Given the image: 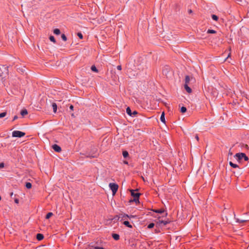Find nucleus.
<instances>
[{
  "mask_svg": "<svg viewBox=\"0 0 249 249\" xmlns=\"http://www.w3.org/2000/svg\"><path fill=\"white\" fill-rule=\"evenodd\" d=\"M234 157L238 161H240L242 159H244L245 161H247L249 160L248 157L244 153H237L234 156Z\"/></svg>",
  "mask_w": 249,
  "mask_h": 249,
  "instance_id": "f257e3e1",
  "label": "nucleus"
},
{
  "mask_svg": "<svg viewBox=\"0 0 249 249\" xmlns=\"http://www.w3.org/2000/svg\"><path fill=\"white\" fill-rule=\"evenodd\" d=\"M25 133L22 131L15 130L12 132V137L21 138L25 135Z\"/></svg>",
  "mask_w": 249,
  "mask_h": 249,
  "instance_id": "f03ea898",
  "label": "nucleus"
},
{
  "mask_svg": "<svg viewBox=\"0 0 249 249\" xmlns=\"http://www.w3.org/2000/svg\"><path fill=\"white\" fill-rule=\"evenodd\" d=\"M109 186L113 194L114 195L118 190V185L116 183H110Z\"/></svg>",
  "mask_w": 249,
  "mask_h": 249,
  "instance_id": "7ed1b4c3",
  "label": "nucleus"
},
{
  "mask_svg": "<svg viewBox=\"0 0 249 249\" xmlns=\"http://www.w3.org/2000/svg\"><path fill=\"white\" fill-rule=\"evenodd\" d=\"M170 69V68L168 66L165 67L162 70L163 74L164 75H167L169 72Z\"/></svg>",
  "mask_w": 249,
  "mask_h": 249,
  "instance_id": "20e7f679",
  "label": "nucleus"
},
{
  "mask_svg": "<svg viewBox=\"0 0 249 249\" xmlns=\"http://www.w3.org/2000/svg\"><path fill=\"white\" fill-rule=\"evenodd\" d=\"M53 148L55 151L57 152H59L61 150V147L59 145L55 144L53 145Z\"/></svg>",
  "mask_w": 249,
  "mask_h": 249,
  "instance_id": "39448f33",
  "label": "nucleus"
},
{
  "mask_svg": "<svg viewBox=\"0 0 249 249\" xmlns=\"http://www.w3.org/2000/svg\"><path fill=\"white\" fill-rule=\"evenodd\" d=\"M129 215L126 214H121L120 216V218H121V220H126L128 219Z\"/></svg>",
  "mask_w": 249,
  "mask_h": 249,
  "instance_id": "423d86ee",
  "label": "nucleus"
},
{
  "mask_svg": "<svg viewBox=\"0 0 249 249\" xmlns=\"http://www.w3.org/2000/svg\"><path fill=\"white\" fill-rule=\"evenodd\" d=\"M131 196L134 197H139L140 195L139 193H135V191L133 190H131Z\"/></svg>",
  "mask_w": 249,
  "mask_h": 249,
  "instance_id": "0eeeda50",
  "label": "nucleus"
},
{
  "mask_svg": "<svg viewBox=\"0 0 249 249\" xmlns=\"http://www.w3.org/2000/svg\"><path fill=\"white\" fill-rule=\"evenodd\" d=\"M184 88L188 93H191L192 92L191 89L188 86V84H184Z\"/></svg>",
  "mask_w": 249,
  "mask_h": 249,
  "instance_id": "6e6552de",
  "label": "nucleus"
},
{
  "mask_svg": "<svg viewBox=\"0 0 249 249\" xmlns=\"http://www.w3.org/2000/svg\"><path fill=\"white\" fill-rule=\"evenodd\" d=\"M44 236L42 234L38 233L36 235V238L38 240L40 241L43 239Z\"/></svg>",
  "mask_w": 249,
  "mask_h": 249,
  "instance_id": "1a4fd4ad",
  "label": "nucleus"
},
{
  "mask_svg": "<svg viewBox=\"0 0 249 249\" xmlns=\"http://www.w3.org/2000/svg\"><path fill=\"white\" fill-rule=\"evenodd\" d=\"M112 237L113 238V239L115 240H118L119 239V238H120V236L119 234H116V233H113L112 234Z\"/></svg>",
  "mask_w": 249,
  "mask_h": 249,
  "instance_id": "9d476101",
  "label": "nucleus"
},
{
  "mask_svg": "<svg viewBox=\"0 0 249 249\" xmlns=\"http://www.w3.org/2000/svg\"><path fill=\"white\" fill-rule=\"evenodd\" d=\"M126 112L128 115H129L130 116H133L131 110L129 107H127L126 109Z\"/></svg>",
  "mask_w": 249,
  "mask_h": 249,
  "instance_id": "9b49d317",
  "label": "nucleus"
},
{
  "mask_svg": "<svg viewBox=\"0 0 249 249\" xmlns=\"http://www.w3.org/2000/svg\"><path fill=\"white\" fill-rule=\"evenodd\" d=\"M123 224L128 228H132V226L130 224L129 222L127 220H124Z\"/></svg>",
  "mask_w": 249,
  "mask_h": 249,
  "instance_id": "f8f14e48",
  "label": "nucleus"
},
{
  "mask_svg": "<svg viewBox=\"0 0 249 249\" xmlns=\"http://www.w3.org/2000/svg\"><path fill=\"white\" fill-rule=\"evenodd\" d=\"M160 120L161 121V122H162V123H165V117H164V112H162L161 116H160Z\"/></svg>",
  "mask_w": 249,
  "mask_h": 249,
  "instance_id": "ddd939ff",
  "label": "nucleus"
},
{
  "mask_svg": "<svg viewBox=\"0 0 249 249\" xmlns=\"http://www.w3.org/2000/svg\"><path fill=\"white\" fill-rule=\"evenodd\" d=\"M28 114V111L27 110V109H22L21 111H20V114L22 116H24V115H26Z\"/></svg>",
  "mask_w": 249,
  "mask_h": 249,
  "instance_id": "4468645a",
  "label": "nucleus"
},
{
  "mask_svg": "<svg viewBox=\"0 0 249 249\" xmlns=\"http://www.w3.org/2000/svg\"><path fill=\"white\" fill-rule=\"evenodd\" d=\"M52 107H53V112L54 113H55L56 112V110H57V105H56V104L55 103H53V104H52Z\"/></svg>",
  "mask_w": 249,
  "mask_h": 249,
  "instance_id": "2eb2a0df",
  "label": "nucleus"
},
{
  "mask_svg": "<svg viewBox=\"0 0 249 249\" xmlns=\"http://www.w3.org/2000/svg\"><path fill=\"white\" fill-rule=\"evenodd\" d=\"M190 81V77L188 75L186 76H185V84H188L189 82Z\"/></svg>",
  "mask_w": 249,
  "mask_h": 249,
  "instance_id": "dca6fc26",
  "label": "nucleus"
},
{
  "mask_svg": "<svg viewBox=\"0 0 249 249\" xmlns=\"http://www.w3.org/2000/svg\"><path fill=\"white\" fill-rule=\"evenodd\" d=\"M160 223L163 224L164 225H166L170 222L169 220H160Z\"/></svg>",
  "mask_w": 249,
  "mask_h": 249,
  "instance_id": "f3484780",
  "label": "nucleus"
},
{
  "mask_svg": "<svg viewBox=\"0 0 249 249\" xmlns=\"http://www.w3.org/2000/svg\"><path fill=\"white\" fill-rule=\"evenodd\" d=\"M91 70L92 71H93L94 72H97L98 71L97 69L96 68V67L94 65H92L91 67Z\"/></svg>",
  "mask_w": 249,
  "mask_h": 249,
  "instance_id": "a211bd4d",
  "label": "nucleus"
},
{
  "mask_svg": "<svg viewBox=\"0 0 249 249\" xmlns=\"http://www.w3.org/2000/svg\"><path fill=\"white\" fill-rule=\"evenodd\" d=\"M123 157L124 158H127L128 156V153L127 151H124L123 152Z\"/></svg>",
  "mask_w": 249,
  "mask_h": 249,
  "instance_id": "6ab92c4d",
  "label": "nucleus"
},
{
  "mask_svg": "<svg viewBox=\"0 0 249 249\" xmlns=\"http://www.w3.org/2000/svg\"><path fill=\"white\" fill-rule=\"evenodd\" d=\"M53 33L55 35H58L60 34V30L58 29H55L53 30Z\"/></svg>",
  "mask_w": 249,
  "mask_h": 249,
  "instance_id": "aec40b11",
  "label": "nucleus"
},
{
  "mask_svg": "<svg viewBox=\"0 0 249 249\" xmlns=\"http://www.w3.org/2000/svg\"><path fill=\"white\" fill-rule=\"evenodd\" d=\"M229 164L232 167L234 168L238 167V165L232 163L231 161H230Z\"/></svg>",
  "mask_w": 249,
  "mask_h": 249,
  "instance_id": "412c9836",
  "label": "nucleus"
},
{
  "mask_svg": "<svg viewBox=\"0 0 249 249\" xmlns=\"http://www.w3.org/2000/svg\"><path fill=\"white\" fill-rule=\"evenodd\" d=\"M25 186L27 189H30L32 187V184L30 182H26Z\"/></svg>",
  "mask_w": 249,
  "mask_h": 249,
  "instance_id": "4be33fe9",
  "label": "nucleus"
},
{
  "mask_svg": "<svg viewBox=\"0 0 249 249\" xmlns=\"http://www.w3.org/2000/svg\"><path fill=\"white\" fill-rule=\"evenodd\" d=\"M212 18L213 20L217 21L218 19V17L215 15H212Z\"/></svg>",
  "mask_w": 249,
  "mask_h": 249,
  "instance_id": "5701e85b",
  "label": "nucleus"
},
{
  "mask_svg": "<svg viewBox=\"0 0 249 249\" xmlns=\"http://www.w3.org/2000/svg\"><path fill=\"white\" fill-rule=\"evenodd\" d=\"M53 213H51V212H50L49 213H48L46 216V219H49L50 218L51 216H52L53 215Z\"/></svg>",
  "mask_w": 249,
  "mask_h": 249,
  "instance_id": "b1692460",
  "label": "nucleus"
},
{
  "mask_svg": "<svg viewBox=\"0 0 249 249\" xmlns=\"http://www.w3.org/2000/svg\"><path fill=\"white\" fill-rule=\"evenodd\" d=\"M187 110V109L185 107H182L180 108V111L182 112V113H184Z\"/></svg>",
  "mask_w": 249,
  "mask_h": 249,
  "instance_id": "393cba45",
  "label": "nucleus"
},
{
  "mask_svg": "<svg viewBox=\"0 0 249 249\" xmlns=\"http://www.w3.org/2000/svg\"><path fill=\"white\" fill-rule=\"evenodd\" d=\"M7 113L6 112H3L0 113V118H3L6 116Z\"/></svg>",
  "mask_w": 249,
  "mask_h": 249,
  "instance_id": "a878e982",
  "label": "nucleus"
},
{
  "mask_svg": "<svg viewBox=\"0 0 249 249\" xmlns=\"http://www.w3.org/2000/svg\"><path fill=\"white\" fill-rule=\"evenodd\" d=\"M207 33L209 34H214L216 33V31L213 30L209 29L207 31Z\"/></svg>",
  "mask_w": 249,
  "mask_h": 249,
  "instance_id": "bb28decb",
  "label": "nucleus"
},
{
  "mask_svg": "<svg viewBox=\"0 0 249 249\" xmlns=\"http://www.w3.org/2000/svg\"><path fill=\"white\" fill-rule=\"evenodd\" d=\"M49 39H50V40L51 41H52V42H54V43H55V38H54V36H50V37H49Z\"/></svg>",
  "mask_w": 249,
  "mask_h": 249,
  "instance_id": "cd10ccee",
  "label": "nucleus"
},
{
  "mask_svg": "<svg viewBox=\"0 0 249 249\" xmlns=\"http://www.w3.org/2000/svg\"><path fill=\"white\" fill-rule=\"evenodd\" d=\"M164 211L163 210L159 209V210H156L155 212L157 213H162L164 212Z\"/></svg>",
  "mask_w": 249,
  "mask_h": 249,
  "instance_id": "c85d7f7f",
  "label": "nucleus"
},
{
  "mask_svg": "<svg viewBox=\"0 0 249 249\" xmlns=\"http://www.w3.org/2000/svg\"><path fill=\"white\" fill-rule=\"evenodd\" d=\"M154 226V224L153 223H151L148 225V228L149 229H151L153 228Z\"/></svg>",
  "mask_w": 249,
  "mask_h": 249,
  "instance_id": "c756f323",
  "label": "nucleus"
},
{
  "mask_svg": "<svg viewBox=\"0 0 249 249\" xmlns=\"http://www.w3.org/2000/svg\"><path fill=\"white\" fill-rule=\"evenodd\" d=\"M61 38H62V40L64 41L67 40V37L64 34H62L61 35Z\"/></svg>",
  "mask_w": 249,
  "mask_h": 249,
  "instance_id": "7c9ffc66",
  "label": "nucleus"
},
{
  "mask_svg": "<svg viewBox=\"0 0 249 249\" xmlns=\"http://www.w3.org/2000/svg\"><path fill=\"white\" fill-rule=\"evenodd\" d=\"M246 221L245 220H240L239 219H236V222L237 223H242Z\"/></svg>",
  "mask_w": 249,
  "mask_h": 249,
  "instance_id": "2f4dec72",
  "label": "nucleus"
},
{
  "mask_svg": "<svg viewBox=\"0 0 249 249\" xmlns=\"http://www.w3.org/2000/svg\"><path fill=\"white\" fill-rule=\"evenodd\" d=\"M77 36L80 39L83 38V35L81 33H78Z\"/></svg>",
  "mask_w": 249,
  "mask_h": 249,
  "instance_id": "473e14b6",
  "label": "nucleus"
},
{
  "mask_svg": "<svg viewBox=\"0 0 249 249\" xmlns=\"http://www.w3.org/2000/svg\"><path fill=\"white\" fill-rule=\"evenodd\" d=\"M139 197H134L133 201H135V202H139Z\"/></svg>",
  "mask_w": 249,
  "mask_h": 249,
  "instance_id": "72a5a7b5",
  "label": "nucleus"
},
{
  "mask_svg": "<svg viewBox=\"0 0 249 249\" xmlns=\"http://www.w3.org/2000/svg\"><path fill=\"white\" fill-rule=\"evenodd\" d=\"M117 69L118 70H119V71L121 70V69H122L121 66V65H118V66H117Z\"/></svg>",
  "mask_w": 249,
  "mask_h": 249,
  "instance_id": "f704fd0d",
  "label": "nucleus"
},
{
  "mask_svg": "<svg viewBox=\"0 0 249 249\" xmlns=\"http://www.w3.org/2000/svg\"><path fill=\"white\" fill-rule=\"evenodd\" d=\"M4 164L3 163H0V168H2L4 167Z\"/></svg>",
  "mask_w": 249,
  "mask_h": 249,
  "instance_id": "c9c22d12",
  "label": "nucleus"
},
{
  "mask_svg": "<svg viewBox=\"0 0 249 249\" xmlns=\"http://www.w3.org/2000/svg\"><path fill=\"white\" fill-rule=\"evenodd\" d=\"M132 115H133L132 117H133L134 115H136L137 114V112L136 111H134L133 112V113H132Z\"/></svg>",
  "mask_w": 249,
  "mask_h": 249,
  "instance_id": "e433bc0d",
  "label": "nucleus"
},
{
  "mask_svg": "<svg viewBox=\"0 0 249 249\" xmlns=\"http://www.w3.org/2000/svg\"><path fill=\"white\" fill-rule=\"evenodd\" d=\"M94 249H104L103 247H96Z\"/></svg>",
  "mask_w": 249,
  "mask_h": 249,
  "instance_id": "4c0bfd02",
  "label": "nucleus"
},
{
  "mask_svg": "<svg viewBox=\"0 0 249 249\" xmlns=\"http://www.w3.org/2000/svg\"><path fill=\"white\" fill-rule=\"evenodd\" d=\"M18 118V117L17 115L15 116L14 117V118H13V121L16 120V119H17Z\"/></svg>",
  "mask_w": 249,
  "mask_h": 249,
  "instance_id": "58836bf2",
  "label": "nucleus"
},
{
  "mask_svg": "<svg viewBox=\"0 0 249 249\" xmlns=\"http://www.w3.org/2000/svg\"><path fill=\"white\" fill-rule=\"evenodd\" d=\"M18 202H19V201H18V199H17V198L15 199V202L16 203L18 204Z\"/></svg>",
  "mask_w": 249,
  "mask_h": 249,
  "instance_id": "ea45409f",
  "label": "nucleus"
},
{
  "mask_svg": "<svg viewBox=\"0 0 249 249\" xmlns=\"http://www.w3.org/2000/svg\"><path fill=\"white\" fill-rule=\"evenodd\" d=\"M70 109L71 110H72L73 109V106L72 105H71L70 107Z\"/></svg>",
  "mask_w": 249,
  "mask_h": 249,
  "instance_id": "a19ab883",
  "label": "nucleus"
},
{
  "mask_svg": "<svg viewBox=\"0 0 249 249\" xmlns=\"http://www.w3.org/2000/svg\"><path fill=\"white\" fill-rule=\"evenodd\" d=\"M135 216L134 215H129V217H128V219H131L132 218H134Z\"/></svg>",
  "mask_w": 249,
  "mask_h": 249,
  "instance_id": "79ce46f5",
  "label": "nucleus"
},
{
  "mask_svg": "<svg viewBox=\"0 0 249 249\" xmlns=\"http://www.w3.org/2000/svg\"><path fill=\"white\" fill-rule=\"evenodd\" d=\"M195 138H196V140L197 141H198V140H199V138H198V135H196Z\"/></svg>",
  "mask_w": 249,
  "mask_h": 249,
  "instance_id": "37998d69",
  "label": "nucleus"
},
{
  "mask_svg": "<svg viewBox=\"0 0 249 249\" xmlns=\"http://www.w3.org/2000/svg\"><path fill=\"white\" fill-rule=\"evenodd\" d=\"M124 164H128V162L127 161H124Z\"/></svg>",
  "mask_w": 249,
  "mask_h": 249,
  "instance_id": "c03bdc74",
  "label": "nucleus"
},
{
  "mask_svg": "<svg viewBox=\"0 0 249 249\" xmlns=\"http://www.w3.org/2000/svg\"><path fill=\"white\" fill-rule=\"evenodd\" d=\"M13 195V193H11V194H10L11 197H12Z\"/></svg>",
  "mask_w": 249,
  "mask_h": 249,
  "instance_id": "a18cd8bd",
  "label": "nucleus"
},
{
  "mask_svg": "<svg viewBox=\"0 0 249 249\" xmlns=\"http://www.w3.org/2000/svg\"><path fill=\"white\" fill-rule=\"evenodd\" d=\"M189 12L190 13H191L192 12V10H190L189 11Z\"/></svg>",
  "mask_w": 249,
  "mask_h": 249,
  "instance_id": "49530a36",
  "label": "nucleus"
},
{
  "mask_svg": "<svg viewBox=\"0 0 249 249\" xmlns=\"http://www.w3.org/2000/svg\"><path fill=\"white\" fill-rule=\"evenodd\" d=\"M229 154H230L231 155H232V153H231L230 151L229 152Z\"/></svg>",
  "mask_w": 249,
  "mask_h": 249,
  "instance_id": "de8ad7c7",
  "label": "nucleus"
}]
</instances>
